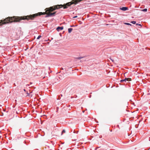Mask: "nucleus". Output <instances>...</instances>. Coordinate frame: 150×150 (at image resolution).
Instances as JSON below:
<instances>
[{
	"instance_id": "10",
	"label": "nucleus",
	"mask_w": 150,
	"mask_h": 150,
	"mask_svg": "<svg viewBox=\"0 0 150 150\" xmlns=\"http://www.w3.org/2000/svg\"><path fill=\"white\" fill-rule=\"evenodd\" d=\"M131 23L133 24H135L136 23V21H132L131 22Z\"/></svg>"
},
{
	"instance_id": "8",
	"label": "nucleus",
	"mask_w": 150,
	"mask_h": 150,
	"mask_svg": "<svg viewBox=\"0 0 150 150\" xmlns=\"http://www.w3.org/2000/svg\"><path fill=\"white\" fill-rule=\"evenodd\" d=\"M147 9L146 8H145V9H142L141 10V11H144V12H146L147 11Z\"/></svg>"
},
{
	"instance_id": "22",
	"label": "nucleus",
	"mask_w": 150,
	"mask_h": 150,
	"mask_svg": "<svg viewBox=\"0 0 150 150\" xmlns=\"http://www.w3.org/2000/svg\"><path fill=\"white\" fill-rule=\"evenodd\" d=\"M126 74V73H125L124 74V75H125V74Z\"/></svg>"
},
{
	"instance_id": "18",
	"label": "nucleus",
	"mask_w": 150,
	"mask_h": 150,
	"mask_svg": "<svg viewBox=\"0 0 150 150\" xmlns=\"http://www.w3.org/2000/svg\"><path fill=\"white\" fill-rule=\"evenodd\" d=\"M24 91H25V89H24Z\"/></svg>"
},
{
	"instance_id": "20",
	"label": "nucleus",
	"mask_w": 150,
	"mask_h": 150,
	"mask_svg": "<svg viewBox=\"0 0 150 150\" xmlns=\"http://www.w3.org/2000/svg\"><path fill=\"white\" fill-rule=\"evenodd\" d=\"M100 138H101V137L100 136Z\"/></svg>"
},
{
	"instance_id": "14",
	"label": "nucleus",
	"mask_w": 150,
	"mask_h": 150,
	"mask_svg": "<svg viewBox=\"0 0 150 150\" xmlns=\"http://www.w3.org/2000/svg\"><path fill=\"white\" fill-rule=\"evenodd\" d=\"M27 93V94H28L27 96H30V93H28V92Z\"/></svg>"
},
{
	"instance_id": "5",
	"label": "nucleus",
	"mask_w": 150,
	"mask_h": 150,
	"mask_svg": "<svg viewBox=\"0 0 150 150\" xmlns=\"http://www.w3.org/2000/svg\"><path fill=\"white\" fill-rule=\"evenodd\" d=\"M4 22H5V21H4V20L3 21H0V25H2V24H5L6 23H4Z\"/></svg>"
},
{
	"instance_id": "7",
	"label": "nucleus",
	"mask_w": 150,
	"mask_h": 150,
	"mask_svg": "<svg viewBox=\"0 0 150 150\" xmlns=\"http://www.w3.org/2000/svg\"><path fill=\"white\" fill-rule=\"evenodd\" d=\"M73 29L71 28H69L68 29V32L69 33H71V31H72Z\"/></svg>"
},
{
	"instance_id": "2",
	"label": "nucleus",
	"mask_w": 150,
	"mask_h": 150,
	"mask_svg": "<svg viewBox=\"0 0 150 150\" xmlns=\"http://www.w3.org/2000/svg\"><path fill=\"white\" fill-rule=\"evenodd\" d=\"M131 81V79L130 78H125L124 79L121 80V82L129 81Z\"/></svg>"
},
{
	"instance_id": "11",
	"label": "nucleus",
	"mask_w": 150,
	"mask_h": 150,
	"mask_svg": "<svg viewBox=\"0 0 150 150\" xmlns=\"http://www.w3.org/2000/svg\"><path fill=\"white\" fill-rule=\"evenodd\" d=\"M65 130L64 129L63 130L62 132V134L63 133H65Z\"/></svg>"
},
{
	"instance_id": "16",
	"label": "nucleus",
	"mask_w": 150,
	"mask_h": 150,
	"mask_svg": "<svg viewBox=\"0 0 150 150\" xmlns=\"http://www.w3.org/2000/svg\"><path fill=\"white\" fill-rule=\"evenodd\" d=\"M53 14H54V15H55V13H56V12H53Z\"/></svg>"
},
{
	"instance_id": "19",
	"label": "nucleus",
	"mask_w": 150,
	"mask_h": 150,
	"mask_svg": "<svg viewBox=\"0 0 150 150\" xmlns=\"http://www.w3.org/2000/svg\"><path fill=\"white\" fill-rule=\"evenodd\" d=\"M71 26V27H73V26H74L73 25H72V26Z\"/></svg>"
},
{
	"instance_id": "17",
	"label": "nucleus",
	"mask_w": 150,
	"mask_h": 150,
	"mask_svg": "<svg viewBox=\"0 0 150 150\" xmlns=\"http://www.w3.org/2000/svg\"><path fill=\"white\" fill-rule=\"evenodd\" d=\"M110 59L112 61V62H114V61L112 59H111L110 58Z\"/></svg>"
},
{
	"instance_id": "15",
	"label": "nucleus",
	"mask_w": 150,
	"mask_h": 150,
	"mask_svg": "<svg viewBox=\"0 0 150 150\" xmlns=\"http://www.w3.org/2000/svg\"><path fill=\"white\" fill-rule=\"evenodd\" d=\"M77 17V16H74V17H73V18H76Z\"/></svg>"
},
{
	"instance_id": "4",
	"label": "nucleus",
	"mask_w": 150,
	"mask_h": 150,
	"mask_svg": "<svg viewBox=\"0 0 150 150\" xmlns=\"http://www.w3.org/2000/svg\"><path fill=\"white\" fill-rule=\"evenodd\" d=\"M63 27H58L57 28V30L58 31H59L60 30H62L63 29Z\"/></svg>"
},
{
	"instance_id": "3",
	"label": "nucleus",
	"mask_w": 150,
	"mask_h": 150,
	"mask_svg": "<svg viewBox=\"0 0 150 150\" xmlns=\"http://www.w3.org/2000/svg\"><path fill=\"white\" fill-rule=\"evenodd\" d=\"M120 9L121 10L125 11L128 9V8L127 7H122L120 8Z\"/></svg>"
},
{
	"instance_id": "12",
	"label": "nucleus",
	"mask_w": 150,
	"mask_h": 150,
	"mask_svg": "<svg viewBox=\"0 0 150 150\" xmlns=\"http://www.w3.org/2000/svg\"><path fill=\"white\" fill-rule=\"evenodd\" d=\"M41 35H39L37 38V39H38L40 38L41 37Z\"/></svg>"
},
{
	"instance_id": "13",
	"label": "nucleus",
	"mask_w": 150,
	"mask_h": 150,
	"mask_svg": "<svg viewBox=\"0 0 150 150\" xmlns=\"http://www.w3.org/2000/svg\"><path fill=\"white\" fill-rule=\"evenodd\" d=\"M136 25H139L140 26H141V27H142V25H141V24H139L138 23H136Z\"/></svg>"
},
{
	"instance_id": "6",
	"label": "nucleus",
	"mask_w": 150,
	"mask_h": 150,
	"mask_svg": "<svg viewBox=\"0 0 150 150\" xmlns=\"http://www.w3.org/2000/svg\"><path fill=\"white\" fill-rule=\"evenodd\" d=\"M51 12H49V15H50V16H54V15L53 13H51Z\"/></svg>"
},
{
	"instance_id": "9",
	"label": "nucleus",
	"mask_w": 150,
	"mask_h": 150,
	"mask_svg": "<svg viewBox=\"0 0 150 150\" xmlns=\"http://www.w3.org/2000/svg\"><path fill=\"white\" fill-rule=\"evenodd\" d=\"M124 24H125V25H129L130 26H131L132 25L129 23H124Z\"/></svg>"
},
{
	"instance_id": "21",
	"label": "nucleus",
	"mask_w": 150,
	"mask_h": 150,
	"mask_svg": "<svg viewBox=\"0 0 150 150\" xmlns=\"http://www.w3.org/2000/svg\"><path fill=\"white\" fill-rule=\"evenodd\" d=\"M100 138H101V137L100 136Z\"/></svg>"
},
{
	"instance_id": "1",
	"label": "nucleus",
	"mask_w": 150,
	"mask_h": 150,
	"mask_svg": "<svg viewBox=\"0 0 150 150\" xmlns=\"http://www.w3.org/2000/svg\"><path fill=\"white\" fill-rule=\"evenodd\" d=\"M71 1L63 5H58L54 6H53L50 7V8H47L46 9V11L44 12H39L38 13H35L33 15H30L27 16H23L21 17L13 16V17H8L4 19V23H11L13 22H19L21 20H33L35 18H36L38 16H40L42 15L46 14L45 16V17H47L50 16L49 15L50 12H52L56 9H57L63 7L64 9L67 8L68 6H71L72 4H67L68 3H71Z\"/></svg>"
}]
</instances>
